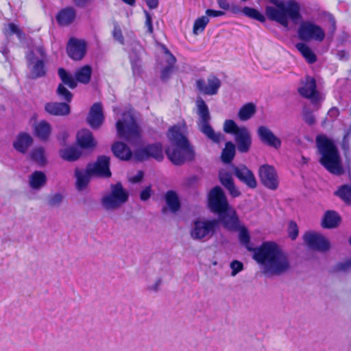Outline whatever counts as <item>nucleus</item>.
<instances>
[{"instance_id": "obj_63", "label": "nucleus", "mask_w": 351, "mask_h": 351, "mask_svg": "<svg viewBox=\"0 0 351 351\" xmlns=\"http://www.w3.org/2000/svg\"><path fill=\"white\" fill-rule=\"evenodd\" d=\"M143 172L142 171H139L135 176L130 178V181L132 183H138L143 180Z\"/></svg>"}, {"instance_id": "obj_54", "label": "nucleus", "mask_w": 351, "mask_h": 351, "mask_svg": "<svg viewBox=\"0 0 351 351\" xmlns=\"http://www.w3.org/2000/svg\"><path fill=\"white\" fill-rule=\"evenodd\" d=\"M173 69L174 68L171 67V66H165L161 71V80L164 82L168 80L170 78L171 73H173Z\"/></svg>"}, {"instance_id": "obj_39", "label": "nucleus", "mask_w": 351, "mask_h": 351, "mask_svg": "<svg viewBox=\"0 0 351 351\" xmlns=\"http://www.w3.org/2000/svg\"><path fill=\"white\" fill-rule=\"evenodd\" d=\"M235 156V145L231 142L226 143L225 147L221 152V160L226 164L230 163L234 159Z\"/></svg>"}, {"instance_id": "obj_38", "label": "nucleus", "mask_w": 351, "mask_h": 351, "mask_svg": "<svg viewBox=\"0 0 351 351\" xmlns=\"http://www.w3.org/2000/svg\"><path fill=\"white\" fill-rule=\"evenodd\" d=\"M334 195L339 197L345 204L351 205V185L343 184L340 186Z\"/></svg>"}, {"instance_id": "obj_47", "label": "nucleus", "mask_w": 351, "mask_h": 351, "mask_svg": "<svg viewBox=\"0 0 351 351\" xmlns=\"http://www.w3.org/2000/svg\"><path fill=\"white\" fill-rule=\"evenodd\" d=\"M56 93L58 96L61 99L65 101L66 103H69L72 101L73 97V94L62 84L58 85Z\"/></svg>"}, {"instance_id": "obj_8", "label": "nucleus", "mask_w": 351, "mask_h": 351, "mask_svg": "<svg viewBox=\"0 0 351 351\" xmlns=\"http://www.w3.org/2000/svg\"><path fill=\"white\" fill-rule=\"evenodd\" d=\"M128 199V192L121 182H117L110 185V192L102 196L101 204L106 210H114L121 207Z\"/></svg>"}, {"instance_id": "obj_31", "label": "nucleus", "mask_w": 351, "mask_h": 351, "mask_svg": "<svg viewBox=\"0 0 351 351\" xmlns=\"http://www.w3.org/2000/svg\"><path fill=\"white\" fill-rule=\"evenodd\" d=\"M341 220V218L337 212L335 210H327L323 217L322 226L324 228H335L339 225Z\"/></svg>"}, {"instance_id": "obj_11", "label": "nucleus", "mask_w": 351, "mask_h": 351, "mask_svg": "<svg viewBox=\"0 0 351 351\" xmlns=\"http://www.w3.org/2000/svg\"><path fill=\"white\" fill-rule=\"evenodd\" d=\"M135 157L138 160L144 161L154 158L158 162L164 159L163 147L161 143L156 142L145 145L135 151Z\"/></svg>"}, {"instance_id": "obj_24", "label": "nucleus", "mask_w": 351, "mask_h": 351, "mask_svg": "<svg viewBox=\"0 0 351 351\" xmlns=\"http://www.w3.org/2000/svg\"><path fill=\"white\" fill-rule=\"evenodd\" d=\"M77 142L84 149H93L97 145L93 133L88 129H82L77 132Z\"/></svg>"}, {"instance_id": "obj_45", "label": "nucleus", "mask_w": 351, "mask_h": 351, "mask_svg": "<svg viewBox=\"0 0 351 351\" xmlns=\"http://www.w3.org/2000/svg\"><path fill=\"white\" fill-rule=\"evenodd\" d=\"M208 23L209 19L206 16L197 18L194 22L193 34L197 35L199 33L202 32Z\"/></svg>"}, {"instance_id": "obj_36", "label": "nucleus", "mask_w": 351, "mask_h": 351, "mask_svg": "<svg viewBox=\"0 0 351 351\" xmlns=\"http://www.w3.org/2000/svg\"><path fill=\"white\" fill-rule=\"evenodd\" d=\"M82 155L81 151L77 148L71 147L60 150V156L64 160L73 162L80 158Z\"/></svg>"}, {"instance_id": "obj_21", "label": "nucleus", "mask_w": 351, "mask_h": 351, "mask_svg": "<svg viewBox=\"0 0 351 351\" xmlns=\"http://www.w3.org/2000/svg\"><path fill=\"white\" fill-rule=\"evenodd\" d=\"M257 135L260 141L265 145L278 149L280 147L281 140L267 126L261 125L257 128Z\"/></svg>"}, {"instance_id": "obj_15", "label": "nucleus", "mask_w": 351, "mask_h": 351, "mask_svg": "<svg viewBox=\"0 0 351 351\" xmlns=\"http://www.w3.org/2000/svg\"><path fill=\"white\" fill-rule=\"evenodd\" d=\"M259 177L261 183L267 189L276 190L278 187V179L275 168L269 165H263L259 168Z\"/></svg>"}, {"instance_id": "obj_28", "label": "nucleus", "mask_w": 351, "mask_h": 351, "mask_svg": "<svg viewBox=\"0 0 351 351\" xmlns=\"http://www.w3.org/2000/svg\"><path fill=\"white\" fill-rule=\"evenodd\" d=\"M111 150L114 156L121 160H129L132 155L130 148L121 141L114 142L111 147Z\"/></svg>"}, {"instance_id": "obj_46", "label": "nucleus", "mask_w": 351, "mask_h": 351, "mask_svg": "<svg viewBox=\"0 0 351 351\" xmlns=\"http://www.w3.org/2000/svg\"><path fill=\"white\" fill-rule=\"evenodd\" d=\"M64 199V196L61 193H55L48 195L47 198V205L50 207H59Z\"/></svg>"}, {"instance_id": "obj_23", "label": "nucleus", "mask_w": 351, "mask_h": 351, "mask_svg": "<svg viewBox=\"0 0 351 351\" xmlns=\"http://www.w3.org/2000/svg\"><path fill=\"white\" fill-rule=\"evenodd\" d=\"M45 110L52 116L64 117L71 113V107L66 102H47L45 104Z\"/></svg>"}, {"instance_id": "obj_56", "label": "nucleus", "mask_w": 351, "mask_h": 351, "mask_svg": "<svg viewBox=\"0 0 351 351\" xmlns=\"http://www.w3.org/2000/svg\"><path fill=\"white\" fill-rule=\"evenodd\" d=\"M341 148L343 152V154H351L350 152V141H349V136L348 134H344L342 143H341Z\"/></svg>"}, {"instance_id": "obj_6", "label": "nucleus", "mask_w": 351, "mask_h": 351, "mask_svg": "<svg viewBox=\"0 0 351 351\" xmlns=\"http://www.w3.org/2000/svg\"><path fill=\"white\" fill-rule=\"evenodd\" d=\"M196 106L199 117L197 121L198 130L213 143L219 144L223 140L224 136L221 132H215L210 125L211 116L207 104L202 98H199L196 101Z\"/></svg>"}, {"instance_id": "obj_53", "label": "nucleus", "mask_w": 351, "mask_h": 351, "mask_svg": "<svg viewBox=\"0 0 351 351\" xmlns=\"http://www.w3.org/2000/svg\"><path fill=\"white\" fill-rule=\"evenodd\" d=\"M351 269V258L344 262L339 263L335 266V271H346Z\"/></svg>"}, {"instance_id": "obj_16", "label": "nucleus", "mask_w": 351, "mask_h": 351, "mask_svg": "<svg viewBox=\"0 0 351 351\" xmlns=\"http://www.w3.org/2000/svg\"><path fill=\"white\" fill-rule=\"evenodd\" d=\"M197 89L202 93L207 95H215L218 93L221 86V80L215 75H209L207 83L203 79H199L195 82Z\"/></svg>"}, {"instance_id": "obj_12", "label": "nucleus", "mask_w": 351, "mask_h": 351, "mask_svg": "<svg viewBox=\"0 0 351 351\" xmlns=\"http://www.w3.org/2000/svg\"><path fill=\"white\" fill-rule=\"evenodd\" d=\"M302 86L298 88V93L304 98L311 100L313 105L316 106L322 99L319 92L317 90L315 79L307 75L304 80H302Z\"/></svg>"}, {"instance_id": "obj_41", "label": "nucleus", "mask_w": 351, "mask_h": 351, "mask_svg": "<svg viewBox=\"0 0 351 351\" xmlns=\"http://www.w3.org/2000/svg\"><path fill=\"white\" fill-rule=\"evenodd\" d=\"M30 157L34 162L40 166H44L47 163L45 149L42 147L33 149L31 152Z\"/></svg>"}, {"instance_id": "obj_42", "label": "nucleus", "mask_w": 351, "mask_h": 351, "mask_svg": "<svg viewBox=\"0 0 351 351\" xmlns=\"http://www.w3.org/2000/svg\"><path fill=\"white\" fill-rule=\"evenodd\" d=\"M130 62L131 64L132 73L134 76H140L142 73V60L136 53L130 56Z\"/></svg>"}, {"instance_id": "obj_43", "label": "nucleus", "mask_w": 351, "mask_h": 351, "mask_svg": "<svg viewBox=\"0 0 351 351\" xmlns=\"http://www.w3.org/2000/svg\"><path fill=\"white\" fill-rule=\"evenodd\" d=\"M3 34L5 36H10L16 34L17 38L21 39L25 34L22 30L19 29L18 25L13 23H8L3 29Z\"/></svg>"}, {"instance_id": "obj_57", "label": "nucleus", "mask_w": 351, "mask_h": 351, "mask_svg": "<svg viewBox=\"0 0 351 351\" xmlns=\"http://www.w3.org/2000/svg\"><path fill=\"white\" fill-rule=\"evenodd\" d=\"M113 37L115 40L119 42L121 44L124 43V38L122 34L121 29L119 27H114L112 32Z\"/></svg>"}, {"instance_id": "obj_1", "label": "nucleus", "mask_w": 351, "mask_h": 351, "mask_svg": "<svg viewBox=\"0 0 351 351\" xmlns=\"http://www.w3.org/2000/svg\"><path fill=\"white\" fill-rule=\"evenodd\" d=\"M239 230V241L249 252H253L252 258L262 267V273L266 277L280 276L287 273L291 269V262L288 255L274 241H264L254 247L250 242L248 230L241 227Z\"/></svg>"}, {"instance_id": "obj_2", "label": "nucleus", "mask_w": 351, "mask_h": 351, "mask_svg": "<svg viewBox=\"0 0 351 351\" xmlns=\"http://www.w3.org/2000/svg\"><path fill=\"white\" fill-rule=\"evenodd\" d=\"M208 208L217 215L223 227L228 230L239 228V219L236 210L230 205L227 197L219 186L213 187L208 194Z\"/></svg>"}, {"instance_id": "obj_14", "label": "nucleus", "mask_w": 351, "mask_h": 351, "mask_svg": "<svg viewBox=\"0 0 351 351\" xmlns=\"http://www.w3.org/2000/svg\"><path fill=\"white\" fill-rule=\"evenodd\" d=\"M27 66L29 69V77L36 80L43 77L47 74V69L44 60H39L35 53L32 51L26 56Z\"/></svg>"}, {"instance_id": "obj_4", "label": "nucleus", "mask_w": 351, "mask_h": 351, "mask_svg": "<svg viewBox=\"0 0 351 351\" xmlns=\"http://www.w3.org/2000/svg\"><path fill=\"white\" fill-rule=\"evenodd\" d=\"M271 2L276 7H266L265 13L267 16L284 27H288L289 19L296 23L302 19L300 4L295 0H289L287 2L280 0H271Z\"/></svg>"}, {"instance_id": "obj_5", "label": "nucleus", "mask_w": 351, "mask_h": 351, "mask_svg": "<svg viewBox=\"0 0 351 351\" xmlns=\"http://www.w3.org/2000/svg\"><path fill=\"white\" fill-rule=\"evenodd\" d=\"M316 143L319 153L322 156L319 159L320 164L334 175L344 174L340 155L335 143L324 135H318L316 137Z\"/></svg>"}, {"instance_id": "obj_18", "label": "nucleus", "mask_w": 351, "mask_h": 351, "mask_svg": "<svg viewBox=\"0 0 351 351\" xmlns=\"http://www.w3.org/2000/svg\"><path fill=\"white\" fill-rule=\"evenodd\" d=\"M105 119L103 106L101 102L94 103L90 108L86 117V122L93 130H98L104 123Z\"/></svg>"}, {"instance_id": "obj_29", "label": "nucleus", "mask_w": 351, "mask_h": 351, "mask_svg": "<svg viewBox=\"0 0 351 351\" xmlns=\"http://www.w3.org/2000/svg\"><path fill=\"white\" fill-rule=\"evenodd\" d=\"M51 130V125L45 120H42L34 125V135L42 141L49 139Z\"/></svg>"}, {"instance_id": "obj_22", "label": "nucleus", "mask_w": 351, "mask_h": 351, "mask_svg": "<svg viewBox=\"0 0 351 351\" xmlns=\"http://www.w3.org/2000/svg\"><path fill=\"white\" fill-rule=\"evenodd\" d=\"M234 136L238 151L241 153L248 152L252 145V136L249 130L242 126Z\"/></svg>"}, {"instance_id": "obj_17", "label": "nucleus", "mask_w": 351, "mask_h": 351, "mask_svg": "<svg viewBox=\"0 0 351 351\" xmlns=\"http://www.w3.org/2000/svg\"><path fill=\"white\" fill-rule=\"evenodd\" d=\"M88 170L93 176L101 178H110L112 175L110 170V158L106 156H99L95 163L87 165Z\"/></svg>"}, {"instance_id": "obj_25", "label": "nucleus", "mask_w": 351, "mask_h": 351, "mask_svg": "<svg viewBox=\"0 0 351 351\" xmlns=\"http://www.w3.org/2000/svg\"><path fill=\"white\" fill-rule=\"evenodd\" d=\"M76 11L73 7H66L61 9L56 16L58 24L60 26H68L75 19Z\"/></svg>"}, {"instance_id": "obj_60", "label": "nucleus", "mask_w": 351, "mask_h": 351, "mask_svg": "<svg viewBox=\"0 0 351 351\" xmlns=\"http://www.w3.org/2000/svg\"><path fill=\"white\" fill-rule=\"evenodd\" d=\"M165 53L167 55L166 60V62L167 63V66H171V67L174 68V64L176 62V57L167 49L165 50Z\"/></svg>"}, {"instance_id": "obj_19", "label": "nucleus", "mask_w": 351, "mask_h": 351, "mask_svg": "<svg viewBox=\"0 0 351 351\" xmlns=\"http://www.w3.org/2000/svg\"><path fill=\"white\" fill-rule=\"evenodd\" d=\"M66 52L71 59L80 60L86 53V43L84 40L72 38L69 40Z\"/></svg>"}, {"instance_id": "obj_49", "label": "nucleus", "mask_w": 351, "mask_h": 351, "mask_svg": "<svg viewBox=\"0 0 351 351\" xmlns=\"http://www.w3.org/2000/svg\"><path fill=\"white\" fill-rule=\"evenodd\" d=\"M302 117L304 121L308 125H313L315 123V118L312 110L307 107L303 108Z\"/></svg>"}, {"instance_id": "obj_61", "label": "nucleus", "mask_w": 351, "mask_h": 351, "mask_svg": "<svg viewBox=\"0 0 351 351\" xmlns=\"http://www.w3.org/2000/svg\"><path fill=\"white\" fill-rule=\"evenodd\" d=\"M206 16L208 17H218L225 14V12L220 10H215L212 9H207L206 10Z\"/></svg>"}, {"instance_id": "obj_27", "label": "nucleus", "mask_w": 351, "mask_h": 351, "mask_svg": "<svg viewBox=\"0 0 351 351\" xmlns=\"http://www.w3.org/2000/svg\"><path fill=\"white\" fill-rule=\"evenodd\" d=\"M219 179L221 184L228 191L232 197H236L241 195V192L234 184L231 173L227 171H220Z\"/></svg>"}, {"instance_id": "obj_40", "label": "nucleus", "mask_w": 351, "mask_h": 351, "mask_svg": "<svg viewBox=\"0 0 351 351\" xmlns=\"http://www.w3.org/2000/svg\"><path fill=\"white\" fill-rule=\"evenodd\" d=\"M256 112V106L252 103H247L243 106L238 113V117L241 121H247L250 119Z\"/></svg>"}, {"instance_id": "obj_35", "label": "nucleus", "mask_w": 351, "mask_h": 351, "mask_svg": "<svg viewBox=\"0 0 351 351\" xmlns=\"http://www.w3.org/2000/svg\"><path fill=\"white\" fill-rule=\"evenodd\" d=\"M165 202L171 213H176L180 208V202L177 193L168 191L165 194Z\"/></svg>"}, {"instance_id": "obj_55", "label": "nucleus", "mask_w": 351, "mask_h": 351, "mask_svg": "<svg viewBox=\"0 0 351 351\" xmlns=\"http://www.w3.org/2000/svg\"><path fill=\"white\" fill-rule=\"evenodd\" d=\"M152 194L151 186H146L140 193V199L141 201L145 202L148 200Z\"/></svg>"}, {"instance_id": "obj_33", "label": "nucleus", "mask_w": 351, "mask_h": 351, "mask_svg": "<svg viewBox=\"0 0 351 351\" xmlns=\"http://www.w3.org/2000/svg\"><path fill=\"white\" fill-rule=\"evenodd\" d=\"M92 75V68L90 65H84L76 70L75 78L77 82L87 84L90 82Z\"/></svg>"}, {"instance_id": "obj_26", "label": "nucleus", "mask_w": 351, "mask_h": 351, "mask_svg": "<svg viewBox=\"0 0 351 351\" xmlns=\"http://www.w3.org/2000/svg\"><path fill=\"white\" fill-rule=\"evenodd\" d=\"M33 143V138L26 132L19 133L13 143L14 148L19 153L25 154Z\"/></svg>"}, {"instance_id": "obj_3", "label": "nucleus", "mask_w": 351, "mask_h": 351, "mask_svg": "<svg viewBox=\"0 0 351 351\" xmlns=\"http://www.w3.org/2000/svg\"><path fill=\"white\" fill-rule=\"evenodd\" d=\"M168 138L173 147H168L165 153L172 163L181 165L194 159V149L179 126L173 125L169 129Z\"/></svg>"}, {"instance_id": "obj_32", "label": "nucleus", "mask_w": 351, "mask_h": 351, "mask_svg": "<svg viewBox=\"0 0 351 351\" xmlns=\"http://www.w3.org/2000/svg\"><path fill=\"white\" fill-rule=\"evenodd\" d=\"M91 176L93 175L88 170V167H86L84 171L78 169H75L76 188L78 191H82L86 188L90 182Z\"/></svg>"}, {"instance_id": "obj_59", "label": "nucleus", "mask_w": 351, "mask_h": 351, "mask_svg": "<svg viewBox=\"0 0 351 351\" xmlns=\"http://www.w3.org/2000/svg\"><path fill=\"white\" fill-rule=\"evenodd\" d=\"M145 17H146L145 26L147 28V32L149 34H152V33H153V31H154L152 16L149 14V12L147 11H145Z\"/></svg>"}, {"instance_id": "obj_44", "label": "nucleus", "mask_w": 351, "mask_h": 351, "mask_svg": "<svg viewBox=\"0 0 351 351\" xmlns=\"http://www.w3.org/2000/svg\"><path fill=\"white\" fill-rule=\"evenodd\" d=\"M242 12L246 16L255 19L259 22H265V16L261 14L258 10L250 8V7H244L242 10Z\"/></svg>"}, {"instance_id": "obj_13", "label": "nucleus", "mask_w": 351, "mask_h": 351, "mask_svg": "<svg viewBox=\"0 0 351 351\" xmlns=\"http://www.w3.org/2000/svg\"><path fill=\"white\" fill-rule=\"evenodd\" d=\"M303 239L308 248L313 250L325 252L330 248L329 241L319 233L307 232L304 234Z\"/></svg>"}, {"instance_id": "obj_10", "label": "nucleus", "mask_w": 351, "mask_h": 351, "mask_svg": "<svg viewBox=\"0 0 351 351\" xmlns=\"http://www.w3.org/2000/svg\"><path fill=\"white\" fill-rule=\"evenodd\" d=\"M298 36L302 41L322 42L326 36L323 28L311 21H303L298 29Z\"/></svg>"}, {"instance_id": "obj_62", "label": "nucleus", "mask_w": 351, "mask_h": 351, "mask_svg": "<svg viewBox=\"0 0 351 351\" xmlns=\"http://www.w3.org/2000/svg\"><path fill=\"white\" fill-rule=\"evenodd\" d=\"M161 285H162V279L158 278L153 285H150L147 287V290H149L150 291L157 292L159 290Z\"/></svg>"}, {"instance_id": "obj_9", "label": "nucleus", "mask_w": 351, "mask_h": 351, "mask_svg": "<svg viewBox=\"0 0 351 351\" xmlns=\"http://www.w3.org/2000/svg\"><path fill=\"white\" fill-rule=\"evenodd\" d=\"M219 223L217 219H197L191 230V237L195 240H207L216 233Z\"/></svg>"}, {"instance_id": "obj_37", "label": "nucleus", "mask_w": 351, "mask_h": 351, "mask_svg": "<svg viewBox=\"0 0 351 351\" xmlns=\"http://www.w3.org/2000/svg\"><path fill=\"white\" fill-rule=\"evenodd\" d=\"M58 74L64 86L66 85L71 89H74L77 87V83L75 78L66 70L63 68H59Z\"/></svg>"}, {"instance_id": "obj_20", "label": "nucleus", "mask_w": 351, "mask_h": 351, "mask_svg": "<svg viewBox=\"0 0 351 351\" xmlns=\"http://www.w3.org/2000/svg\"><path fill=\"white\" fill-rule=\"evenodd\" d=\"M234 176L243 184L250 189H255L257 186L256 178L253 172L245 165L233 166Z\"/></svg>"}, {"instance_id": "obj_7", "label": "nucleus", "mask_w": 351, "mask_h": 351, "mask_svg": "<svg viewBox=\"0 0 351 351\" xmlns=\"http://www.w3.org/2000/svg\"><path fill=\"white\" fill-rule=\"evenodd\" d=\"M116 128L119 137L130 143H134L141 138L140 128L133 115L129 112L123 113L122 119L116 123Z\"/></svg>"}, {"instance_id": "obj_50", "label": "nucleus", "mask_w": 351, "mask_h": 351, "mask_svg": "<svg viewBox=\"0 0 351 351\" xmlns=\"http://www.w3.org/2000/svg\"><path fill=\"white\" fill-rule=\"evenodd\" d=\"M327 18L328 21L330 23L328 28V35L329 37L332 38L337 29L336 20L334 16L331 14H328L327 15Z\"/></svg>"}, {"instance_id": "obj_34", "label": "nucleus", "mask_w": 351, "mask_h": 351, "mask_svg": "<svg viewBox=\"0 0 351 351\" xmlns=\"http://www.w3.org/2000/svg\"><path fill=\"white\" fill-rule=\"evenodd\" d=\"M295 48L305 58L308 64H313L317 61V56L312 49L304 43H298Z\"/></svg>"}, {"instance_id": "obj_64", "label": "nucleus", "mask_w": 351, "mask_h": 351, "mask_svg": "<svg viewBox=\"0 0 351 351\" xmlns=\"http://www.w3.org/2000/svg\"><path fill=\"white\" fill-rule=\"evenodd\" d=\"M73 2L76 7L84 8L91 2V0H73Z\"/></svg>"}, {"instance_id": "obj_51", "label": "nucleus", "mask_w": 351, "mask_h": 351, "mask_svg": "<svg viewBox=\"0 0 351 351\" xmlns=\"http://www.w3.org/2000/svg\"><path fill=\"white\" fill-rule=\"evenodd\" d=\"M230 268L232 269L231 275L235 276L243 269V264L241 261L234 260L231 262Z\"/></svg>"}, {"instance_id": "obj_58", "label": "nucleus", "mask_w": 351, "mask_h": 351, "mask_svg": "<svg viewBox=\"0 0 351 351\" xmlns=\"http://www.w3.org/2000/svg\"><path fill=\"white\" fill-rule=\"evenodd\" d=\"M345 158L344 167H343L345 172H348L349 174L351 171V154H343Z\"/></svg>"}, {"instance_id": "obj_52", "label": "nucleus", "mask_w": 351, "mask_h": 351, "mask_svg": "<svg viewBox=\"0 0 351 351\" xmlns=\"http://www.w3.org/2000/svg\"><path fill=\"white\" fill-rule=\"evenodd\" d=\"M289 237L291 240H295L298 236V228L295 222L291 221L289 224Z\"/></svg>"}, {"instance_id": "obj_30", "label": "nucleus", "mask_w": 351, "mask_h": 351, "mask_svg": "<svg viewBox=\"0 0 351 351\" xmlns=\"http://www.w3.org/2000/svg\"><path fill=\"white\" fill-rule=\"evenodd\" d=\"M47 181L45 173L41 171H34L29 178V187L38 191L45 186Z\"/></svg>"}, {"instance_id": "obj_48", "label": "nucleus", "mask_w": 351, "mask_h": 351, "mask_svg": "<svg viewBox=\"0 0 351 351\" xmlns=\"http://www.w3.org/2000/svg\"><path fill=\"white\" fill-rule=\"evenodd\" d=\"M241 128L232 119H227L223 123V131L227 134H232L234 136Z\"/></svg>"}]
</instances>
